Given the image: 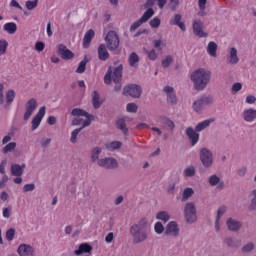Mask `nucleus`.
<instances>
[{
	"mask_svg": "<svg viewBox=\"0 0 256 256\" xmlns=\"http://www.w3.org/2000/svg\"><path fill=\"white\" fill-rule=\"evenodd\" d=\"M213 103V98L209 96L201 97L193 103V109L196 113H199L204 105H211Z\"/></svg>",
	"mask_w": 256,
	"mask_h": 256,
	"instance_id": "9d476101",
	"label": "nucleus"
},
{
	"mask_svg": "<svg viewBox=\"0 0 256 256\" xmlns=\"http://www.w3.org/2000/svg\"><path fill=\"white\" fill-rule=\"evenodd\" d=\"M154 230H155V233H157L158 235H161V233H163V231H165V227L163 226V224L161 222H157L154 225Z\"/></svg>",
	"mask_w": 256,
	"mask_h": 256,
	"instance_id": "3c124183",
	"label": "nucleus"
},
{
	"mask_svg": "<svg viewBox=\"0 0 256 256\" xmlns=\"http://www.w3.org/2000/svg\"><path fill=\"white\" fill-rule=\"evenodd\" d=\"M229 65H237L239 63V56L235 47L230 48L228 55L226 56Z\"/></svg>",
	"mask_w": 256,
	"mask_h": 256,
	"instance_id": "dca6fc26",
	"label": "nucleus"
},
{
	"mask_svg": "<svg viewBox=\"0 0 256 256\" xmlns=\"http://www.w3.org/2000/svg\"><path fill=\"white\" fill-rule=\"evenodd\" d=\"M226 211H227V208H225V206H222V207L218 208L216 222H215V229H216V231H219V229H220V227H219V219H221V217H223V214Z\"/></svg>",
	"mask_w": 256,
	"mask_h": 256,
	"instance_id": "2f4dec72",
	"label": "nucleus"
},
{
	"mask_svg": "<svg viewBox=\"0 0 256 256\" xmlns=\"http://www.w3.org/2000/svg\"><path fill=\"white\" fill-rule=\"evenodd\" d=\"M45 117V106H42L38 113L35 115V117L32 119V131H35V129H38L41 125V121H43V118Z\"/></svg>",
	"mask_w": 256,
	"mask_h": 256,
	"instance_id": "f8f14e48",
	"label": "nucleus"
},
{
	"mask_svg": "<svg viewBox=\"0 0 256 256\" xmlns=\"http://www.w3.org/2000/svg\"><path fill=\"white\" fill-rule=\"evenodd\" d=\"M111 81H113V76H112L111 68H109L107 73L104 76V83L106 85H111Z\"/></svg>",
	"mask_w": 256,
	"mask_h": 256,
	"instance_id": "a18cd8bd",
	"label": "nucleus"
},
{
	"mask_svg": "<svg viewBox=\"0 0 256 256\" xmlns=\"http://www.w3.org/2000/svg\"><path fill=\"white\" fill-rule=\"evenodd\" d=\"M243 119L247 123H253L256 119V110L253 108H249L243 111Z\"/></svg>",
	"mask_w": 256,
	"mask_h": 256,
	"instance_id": "412c9836",
	"label": "nucleus"
},
{
	"mask_svg": "<svg viewBox=\"0 0 256 256\" xmlns=\"http://www.w3.org/2000/svg\"><path fill=\"white\" fill-rule=\"evenodd\" d=\"M213 121H215V120L209 119V120H204V121L198 123L195 128L196 131L200 132V131H203V129H207V127H209L211 125V123H213Z\"/></svg>",
	"mask_w": 256,
	"mask_h": 256,
	"instance_id": "7c9ffc66",
	"label": "nucleus"
},
{
	"mask_svg": "<svg viewBox=\"0 0 256 256\" xmlns=\"http://www.w3.org/2000/svg\"><path fill=\"white\" fill-rule=\"evenodd\" d=\"M141 93H143V89L141 86L135 84H130L124 87L123 90V95H129L130 97H134V99H139Z\"/></svg>",
	"mask_w": 256,
	"mask_h": 256,
	"instance_id": "0eeeda50",
	"label": "nucleus"
},
{
	"mask_svg": "<svg viewBox=\"0 0 256 256\" xmlns=\"http://www.w3.org/2000/svg\"><path fill=\"white\" fill-rule=\"evenodd\" d=\"M24 169H25V164H23L22 166L19 164H12L11 174L13 175V177H21V175H23Z\"/></svg>",
	"mask_w": 256,
	"mask_h": 256,
	"instance_id": "393cba45",
	"label": "nucleus"
},
{
	"mask_svg": "<svg viewBox=\"0 0 256 256\" xmlns=\"http://www.w3.org/2000/svg\"><path fill=\"white\" fill-rule=\"evenodd\" d=\"M15 90H9L8 92H6V104L5 107H9V105H11V103H13V101H15Z\"/></svg>",
	"mask_w": 256,
	"mask_h": 256,
	"instance_id": "473e14b6",
	"label": "nucleus"
},
{
	"mask_svg": "<svg viewBox=\"0 0 256 256\" xmlns=\"http://www.w3.org/2000/svg\"><path fill=\"white\" fill-rule=\"evenodd\" d=\"M121 145L122 143L120 141H112L106 144V149H108V151H115L117 149H121Z\"/></svg>",
	"mask_w": 256,
	"mask_h": 256,
	"instance_id": "f704fd0d",
	"label": "nucleus"
},
{
	"mask_svg": "<svg viewBox=\"0 0 256 256\" xmlns=\"http://www.w3.org/2000/svg\"><path fill=\"white\" fill-rule=\"evenodd\" d=\"M58 55L65 59V61H69L70 59H73L74 54L71 52V50L67 49V46L60 44L58 45Z\"/></svg>",
	"mask_w": 256,
	"mask_h": 256,
	"instance_id": "4468645a",
	"label": "nucleus"
},
{
	"mask_svg": "<svg viewBox=\"0 0 256 256\" xmlns=\"http://www.w3.org/2000/svg\"><path fill=\"white\" fill-rule=\"evenodd\" d=\"M121 79H123V64L118 65L112 72L113 83H121Z\"/></svg>",
	"mask_w": 256,
	"mask_h": 256,
	"instance_id": "f3484780",
	"label": "nucleus"
},
{
	"mask_svg": "<svg viewBox=\"0 0 256 256\" xmlns=\"http://www.w3.org/2000/svg\"><path fill=\"white\" fill-rule=\"evenodd\" d=\"M92 103H93L94 109H99V107H101V105L103 103L100 100V96H99V93H97V91H94L92 94Z\"/></svg>",
	"mask_w": 256,
	"mask_h": 256,
	"instance_id": "c756f323",
	"label": "nucleus"
},
{
	"mask_svg": "<svg viewBox=\"0 0 256 256\" xmlns=\"http://www.w3.org/2000/svg\"><path fill=\"white\" fill-rule=\"evenodd\" d=\"M193 193L195 192L192 188H185L182 194V201H187L190 197H193Z\"/></svg>",
	"mask_w": 256,
	"mask_h": 256,
	"instance_id": "58836bf2",
	"label": "nucleus"
},
{
	"mask_svg": "<svg viewBox=\"0 0 256 256\" xmlns=\"http://www.w3.org/2000/svg\"><path fill=\"white\" fill-rule=\"evenodd\" d=\"M147 55H148V59H150V61H155V59H157V52L155 51V49L148 51Z\"/></svg>",
	"mask_w": 256,
	"mask_h": 256,
	"instance_id": "13d9d810",
	"label": "nucleus"
},
{
	"mask_svg": "<svg viewBox=\"0 0 256 256\" xmlns=\"http://www.w3.org/2000/svg\"><path fill=\"white\" fill-rule=\"evenodd\" d=\"M154 15L155 11L153 10V8H148L139 20L132 23V25L130 26V33H133V31H137V29H139V27H141L143 23H147Z\"/></svg>",
	"mask_w": 256,
	"mask_h": 256,
	"instance_id": "20e7f679",
	"label": "nucleus"
},
{
	"mask_svg": "<svg viewBox=\"0 0 256 256\" xmlns=\"http://www.w3.org/2000/svg\"><path fill=\"white\" fill-rule=\"evenodd\" d=\"M241 89H243V85L241 83L239 82L234 83L231 88L232 94L235 95V93H239Z\"/></svg>",
	"mask_w": 256,
	"mask_h": 256,
	"instance_id": "603ef678",
	"label": "nucleus"
},
{
	"mask_svg": "<svg viewBox=\"0 0 256 256\" xmlns=\"http://www.w3.org/2000/svg\"><path fill=\"white\" fill-rule=\"evenodd\" d=\"M227 225L230 231H239V229H241V222L235 221L231 218L227 220Z\"/></svg>",
	"mask_w": 256,
	"mask_h": 256,
	"instance_id": "bb28decb",
	"label": "nucleus"
},
{
	"mask_svg": "<svg viewBox=\"0 0 256 256\" xmlns=\"http://www.w3.org/2000/svg\"><path fill=\"white\" fill-rule=\"evenodd\" d=\"M165 234L177 237V235H179V226L177 225V222L171 221L166 227Z\"/></svg>",
	"mask_w": 256,
	"mask_h": 256,
	"instance_id": "a211bd4d",
	"label": "nucleus"
},
{
	"mask_svg": "<svg viewBox=\"0 0 256 256\" xmlns=\"http://www.w3.org/2000/svg\"><path fill=\"white\" fill-rule=\"evenodd\" d=\"M117 129H120V131H123L124 135H128L129 129H127V124L125 123L124 119H119L116 122Z\"/></svg>",
	"mask_w": 256,
	"mask_h": 256,
	"instance_id": "72a5a7b5",
	"label": "nucleus"
},
{
	"mask_svg": "<svg viewBox=\"0 0 256 256\" xmlns=\"http://www.w3.org/2000/svg\"><path fill=\"white\" fill-rule=\"evenodd\" d=\"M184 215L187 223H194V221H197V210L195 208V204L192 202L187 203L184 208Z\"/></svg>",
	"mask_w": 256,
	"mask_h": 256,
	"instance_id": "423d86ee",
	"label": "nucleus"
},
{
	"mask_svg": "<svg viewBox=\"0 0 256 256\" xmlns=\"http://www.w3.org/2000/svg\"><path fill=\"white\" fill-rule=\"evenodd\" d=\"M151 224L147 218L140 219L130 227V235L134 243H143L149 239Z\"/></svg>",
	"mask_w": 256,
	"mask_h": 256,
	"instance_id": "f257e3e1",
	"label": "nucleus"
},
{
	"mask_svg": "<svg viewBox=\"0 0 256 256\" xmlns=\"http://www.w3.org/2000/svg\"><path fill=\"white\" fill-rule=\"evenodd\" d=\"M186 135L191 141V145L195 146L199 142V133L195 132L192 127L186 129Z\"/></svg>",
	"mask_w": 256,
	"mask_h": 256,
	"instance_id": "aec40b11",
	"label": "nucleus"
},
{
	"mask_svg": "<svg viewBox=\"0 0 256 256\" xmlns=\"http://www.w3.org/2000/svg\"><path fill=\"white\" fill-rule=\"evenodd\" d=\"M82 130L83 128H77L72 131L71 138H70L71 143L77 142V135H79V133H81Z\"/></svg>",
	"mask_w": 256,
	"mask_h": 256,
	"instance_id": "49530a36",
	"label": "nucleus"
},
{
	"mask_svg": "<svg viewBox=\"0 0 256 256\" xmlns=\"http://www.w3.org/2000/svg\"><path fill=\"white\" fill-rule=\"evenodd\" d=\"M35 109H37V100L35 98H31L26 103V111L23 117L24 121H29L31 115L35 112Z\"/></svg>",
	"mask_w": 256,
	"mask_h": 256,
	"instance_id": "1a4fd4ad",
	"label": "nucleus"
},
{
	"mask_svg": "<svg viewBox=\"0 0 256 256\" xmlns=\"http://www.w3.org/2000/svg\"><path fill=\"white\" fill-rule=\"evenodd\" d=\"M71 115H73V117H77L72 121V125H82L80 129L89 127L94 119L93 115L88 114L87 111L80 108H74Z\"/></svg>",
	"mask_w": 256,
	"mask_h": 256,
	"instance_id": "7ed1b4c3",
	"label": "nucleus"
},
{
	"mask_svg": "<svg viewBox=\"0 0 256 256\" xmlns=\"http://www.w3.org/2000/svg\"><path fill=\"white\" fill-rule=\"evenodd\" d=\"M92 249L93 248L89 244H81L74 253L75 255H83V253H91Z\"/></svg>",
	"mask_w": 256,
	"mask_h": 256,
	"instance_id": "a878e982",
	"label": "nucleus"
},
{
	"mask_svg": "<svg viewBox=\"0 0 256 256\" xmlns=\"http://www.w3.org/2000/svg\"><path fill=\"white\" fill-rule=\"evenodd\" d=\"M254 245L253 243H248L246 244L243 248L242 251L243 253H249V251H253Z\"/></svg>",
	"mask_w": 256,
	"mask_h": 256,
	"instance_id": "680f3d73",
	"label": "nucleus"
},
{
	"mask_svg": "<svg viewBox=\"0 0 256 256\" xmlns=\"http://www.w3.org/2000/svg\"><path fill=\"white\" fill-rule=\"evenodd\" d=\"M207 53L210 57H217V43L209 42L207 46Z\"/></svg>",
	"mask_w": 256,
	"mask_h": 256,
	"instance_id": "cd10ccee",
	"label": "nucleus"
},
{
	"mask_svg": "<svg viewBox=\"0 0 256 256\" xmlns=\"http://www.w3.org/2000/svg\"><path fill=\"white\" fill-rule=\"evenodd\" d=\"M209 183L212 187H215V185L221 183V179L217 175H212L209 178Z\"/></svg>",
	"mask_w": 256,
	"mask_h": 256,
	"instance_id": "8fccbe9b",
	"label": "nucleus"
},
{
	"mask_svg": "<svg viewBox=\"0 0 256 256\" xmlns=\"http://www.w3.org/2000/svg\"><path fill=\"white\" fill-rule=\"evenodd\" d=\"M226 243L228 247H240L241 246V241L234 242L232 238H227Z\"/></svg>",
	"mask_w": 256,
	"mask_h": 256,
	"instance_id": "6e6d98bb",
	"label": "nucleus"
},
{
	"mask_svg": "<svg viewBox=\"0 0 256 256\" xmlns=\"http://www.w3.org/2000/svg\"><path fill=\"white\" fill-rule=\"evenodd\" d=\"M93 37H95V31L93 29L88 30L83 38V47L84 49H89L91 45V41H93Z\"/></svg>",
	"mask_w": 256,
	"mask_h": 256,
	"instance_id": "5701e85b",
	"label": "nucleus"
},
{
	"mask_svg": "<svg viewBox=\"0 0 256 256\" xmlns=\"http://www.w3.org/2000/svg\"><path fill=\"white\" fill-rule=\"evenodd\" d=\"M2 215L4 219H9L11 217V208H4Z\"/></svg>",
	"mask_w": 256,
	"mask_h": 256,
	"instance_id": "0e129e2a",
	"label": "nucleus"
},
{
	"mask_svg": "<svg viewBox=\"0 0 256 256\" xmlns=\"http://www.w3.org/2000/svg\"><path fill=\"white\" fill-rule=\"evenodd\" d=\"M149 24L152 29H157L161 25V19H159V17H154L150 20Z\"/></svg>",
	"mask_w": 256,
	"mask_h": 256,
	"instance_id": "c03bdc74",
	"label": "nucleus"
},
{
	"mask_svg": "<svg viewBox=\"0 0 256 256\" xmlns=\"http://www.w3.org/2000/svg\"><path fill=\"white\" fill-rule=\"evenodd\" d=\"M137 104L135 103H128L126 106V110L128 113H137Z\"/></svg>",
	"mask_w": 256,
	"mask_h": 256,
	"instance_id": "864d4df0",
	"label": "nucleus"
},
{
	"mask_svg": "<svg viewBox=\"0 0 256 256\" xmlns=\"http://www.w3.org/2000/svg\"><path fill=\"white\" fill-rule=\"evenodd\" d=\"M255 101H256V98L253 95H248L246 97V103H248V105H253V103H255Z\"/></svg>",
	"mask_w": 256,
	"mask_h": 256,
	"instance_id": "338daca9",
	"label": "nucleus"
},
{
	"mask_svg": "<svg viewBox=\"0 0 256 256\" xmlns=\"http://www.w3.org/2000/svg\"><path fill=\"white\" fill-rule=\"evenodd\" d=\"M99 167H104V169H116L118 166L117 160L114 158H104L98 161Z\"/></svg>",
	"mask_w": 256,
	"mask_h": 256,
	"instance_id": "ddd939ff",
	"label": "nucleus"
},
{
	"mask_svg": "<svg viewBox=\"0 0 256 256\" xmlns=\"http://www.w3.org/2000/svg\"><path fill=\"white\" fill-rule=\"evenodd\" d=\"M4 89H5V86L0 83V105H4L5 103V96L3 95Z\"/></svg>",
	"mask_w": 256,
	"mask_h": 256,
	"instance_id": "052dcab7",
	"label": "nucleus"
},
{
	"mask_svg": "<svg viewBox=\"0 0 256 256\" xmlns=\"http://www.w3.org/2000/svg\"><path fill=\"white\" fill-rule=\"evenodd\" d=\"M15 147H17V143L10 142L2 149V153H4V155H7V153L13 151Z\"/></svg>",
	"mask_w": 256,
	"mask_h": 256,
	"instance_id": "a19ab883",
	"label": "nucleus"
},
{
	"mask_svg": "<svg viewBox=\"0 0 256 256\" xmlns=\"http://www.w3.org/2000/svg\"><path fill=\"white\" fill-rule=\"evenodd\" d=\"M160 120L163 123V125H165V127H168L171 130L175 129V123L173 122V120L167 117H161Z\"/></svg>",
	"mask_w": 256,
	"mask_h": 256,
	"instance_id": "c9c22d12",
	"label": "nucleus"
},
{
	"mask_svg": "<svg viewBox=\"0 0 256 256\" xmlns=\"http://www.w3.org/2000/svg\"><path fill=\"white\" fill-rule=\"evenodd\" d=\"M101 153V148L96 147L92 151V161H97L99 159V154Z\"/></svg>",
	"mask_w": 256,
	"mask_h": 256,
	"instance_id": "4d7b16f0",
	"label": "nucleus"
},
{
	"mask_svg": "<svg viewBox=\"0 0 256 256\" xmlns=\"http://www.w3.org/2000/svg\"><path fill=\"white\" fill-rule=\"evenodd\" d=\"M25 5L28 11H33V9H35L37 5H39V0H28L25 2Z\"/></svg>",
	"mask_w": 256,
	"mask_h": 256,
	"instance_id": "ea45409f",
	"label": "nucleus"
},
{
	"mask_svg": "<svg viewBox=\"0 0 256 256\" xmlns=\"http://www.w3.org/2000/svg\"><path fill=\"white\" fill-rule=\"evenodd\" d=\"M6 239L7 241H13V239H15V229L10 228L9 230H7Z\"/></svg>",
	"mask_w": 256,
	"mask_h": 256,
	"instance_id": "5fc2aeb1",
	"label": "nucleus"
},
{
	"mask_svg": "<svg viewBox=\"0 0 256 256\" xmlns=\"http://www.w3.org/2000/svg\"><path fill=\"white\" fill-rule=\"evenodd\" d=\"M171 63H173V56H166L165 59L162 60L163 69H167L171 65Z\"/></svg>",
	"mask_w": 256,
	"mask_h": 256,
	"instance_id": "37998d69",
	"label": "nucleus"
},
{
	"mask_svg": "<svg viewBox=\"0 0 256 256\" xmlns=\"http://www.w3.org/2000/svg\"><path fill=\"white\" fill-rule=\"evenodd\" d=\"M113 238H114L113 232H109L106 235V237H105L106 243H112L113 242Z\"/></svg>",
	"mask_w": 256,
	"mask_h": 256,
	"instance_id": "774afa93",
	"label": "nucleus"
},
{
	"mask_svg": "<svg viewBox=\"0 0 256 256\" xmlns=\"http://www.w3.org/2000/svg\"><path fill=\"white\" fill-rule=\"evenodd\" d=\"M185 177H193L195 175V167L189 166L184 170Z\"/></svg>",
	"mask_w": 256,
	"mask_h": 256,
	"instance_id": "09e8293b",
	"label": "nucleus"
},
{
	"mask_svg": "<svg viewBox=\"0 0 256 256\" xmlns=\"http://www.w3.org/2000/svg\"><path fill=\"white\" fill-rule=\"evenodd\" d=\"M130 67H135L137 65V62L139 61V55L137 53L132 52L128 58Z\"/></svg>",
	"mask_w": 256,
	"mask_h": 256,
	"instance_id": "e433bc0d",
	"label": "nucleus"
},
{
	"mask_svg": "<svg viewBox=\"0 0 256 256\" xmlns=\"http://www.w3.org/2000/svg\"><path fill=\"white\" fill-rule=\"evenodd\" d=\"M7 47H9V42L7 40H0V56L7 53Z\"/></svg>",
	"mask_w": 256,
	"mask_h": 256,
	"instance_id": "79ce46f5",
	"label": "nucleus"
},
{
	"mask_svg": "<svg viewBox=\"0 0 256 256\" xmlns=\"http://www.w3.org/2000/svg\"><path fill=\"white\" fill-rule=\"evenodd\" d=\"M109 51H107V46L105 44H100L98 46V59L100 61H107L109 59Z\"/></svg>",
	"mask_w": 256,
	"mask_h": 256,
	"instance_id": "4be33fe9",
	"label": "nucleus"
},
{
	"mask_svg": "<svg viewBox=\"0 0 256 256\" xmlns=\"http://www.w3.org/2000/svg\"><path fill=\"white\" fill-rule=\"evenodd\" d=\"M193 33L196 37H208V33L203 31V22L201 20H194L193 21Z\"/></svg>",
	"mask_w": 256,
	"mask_h": 256,
	"instance_id": "9b49d317",
	"label": "nucleus"
},
{
	"mask_svg": "<svg viewBox=\"0 0 256 256\" xmlns=\"http://www.w3.org/2000/svg\"><path fill=\"white\" fill-rule=\"evenodd\" d=\"M156 219H159L160 221H164V223H167V221H169L171 217L169 216V213H167V211H162L156 215Z\"/></svg>",
	"mask_w": 256,
	"mask_h": 256,
	"instance_id": "4c0bfd02",
	"label": "nucleus"
},
{
	"mask_svg": "<svg viewBox=\"0 0 256 256\" xmlns=\"http://www.w3.org/2000/svg\"><path fill=\"white\" fill-rule=\"evenodd\" d=\"M200 159L204 167H211V165L213 164V154L207 148L201 149Z\"/></svg>",
	"mask_w": 256,
	"mask_h": 256,
	"instance_id": "6e6552de",
	"label": "nucleus"
},
{
	"mask_svg": "<svg viewBox=\"0 0 256 256\" xmlns=\"http://www.w3.org/2000/svg\"><path fill=\"white\" fill-rule=\"evenodd\" d=\"M191 81L197 91H203L207 84L211 81V71L199 68L191 74Z\"/></svg>",
	"mask_w": 256,
	"mask_h": 256,
	"instance_id": "f03ea898",
	"label": "nucleus"
},
{
	"mask_svg": "<svg viewBox=\"0 0 256 256\" xmlns=\"http://www.w3.org/2000/svg\"><path fill=\"white\" fill-rule=\"evenodd\" d=\"M164 93L167 94L168 103H171L172 105H175V103H177V96L175 95V91L173 87L171 86L164 87Z\"/></svg>",
	"mask_w": 256,
	"mask_h": 256,
	"instance_id": "6ab92c4d",
	"label": "nucleus"
},
{
	"mask_svg": "<svg viewBox=\"0 0 256 256\" xmlns=\"http://www.w3.org/2000/svg\"><path fill=\"white\" fill-rule=\"evenodd\" d=\"M29 191H35V184H26L23 187L24 193H29Z\"/></svg>",
	"mask_w": 256,
	"mask_h": 256,
	"instance_id": "bf43d9fd",
	"label": "nucleus"
},
{
	"mask_svg": "<svg viewBox=\"0 0 256 256\" xmlns=\"http://www.w3.org/2000/svg\"><path fill=\"white\" fill-rule=\"evenodd\" d=\"M4 31H7L9 35H14L17 32V24L15 22H8L4 25Z\"/></svg>",
	"mask_w": 256,
	"mask_h": 256,
	"instance_id": "c85d7f7f",
	"label": "nucleus"
},
{
	"mask_svg": "<svg viewBox=\"0 0 256 256\" xmlns=\"http://www.w3.org/2000/svg\"><path fill=\"white\" fill-rule=\"evenodd\" d=\"M86 67H87V60H82L79 63L78 68L76 69V73H85Z\"/></svg>",
	"mask_w": 256,
	"mask_h": 256,
	"instance_id": "de8ad7c7",
	"label": "nucleus"
},
{
	"mask_svg": "<svg viewBox=\"0 0 256 256\" xmlns=\"http://www.w3.org/2000/svg\"><path fill=\"white\" fill-rule=\"evenodd\" d=\"M17 253L19 256H35V249L31 245L21 244L17 249Z\"/></svg>",
	"mask_w": 256,
	"mask_h": 256,
	"instance_id": "2eb2a0df",
	"label": "nucleus"
},
{
	"mask_svg": "<svg viewBox=\"0 0 256 256\" xmlns=\"http://www.w3.org/2000/svg\"><path fill=\"white\" fill-rule=\"evenodd\" d=\"M35 49H36V51H39V52L43 51L45 49V43L36 42Z\"/></svg>",
	"mask_w": 256,
	"mask_h": 256,
	"instance_id": "69168bd1",
	"label": "nucleus"
},
{
	"mask_svg": "<svg viewBox=\"0 0 256 256\" xmlns=\"http://www.w3.org/2000/svg\"><path fill=\"white\" fill-rule=\"evenodd\" d=\"M10 7H15L16 9H20V11H23V7L21 6V4H19V2H17V0H11Z\"/></svg>",
	"mask_w": 256,
	"mask_h": 256,
	"instance_id": "e2e57ef3",
	"label": "nucleus"
},
{
	"mask_svg": "<svg viewBox=\"0 0 256 256\" xmlns=\"http://www.w3.org/2000/svg\"><path fill=\"white\" fill-rule=\"evenodd\" d=\"M181 19H183L181 14H175L174 19L170 20V25H177L181 31H186L185 22H181Z\"/></svg>",
	"mask_w": 256,
	"mask_h": 256,
	"instance_id": "b1692460",
	"label": "nucleus"
},
{
	"mask_svg": "<svg viewBox=\"0 0 256 256\" xmlns=\"http://www.w3.org/2000/svg\"><path fill=\"white\" fill-rule=\"evenodd\" d=\"M105 41L109 51H116L119 49V35L115 31H109L105 37Z\"/></svg>",
	"mask_w": 256,
	"mask_h": 256,
	"instance_id": "39448f33",
	"label": "nucleus"
}]
</instances>
